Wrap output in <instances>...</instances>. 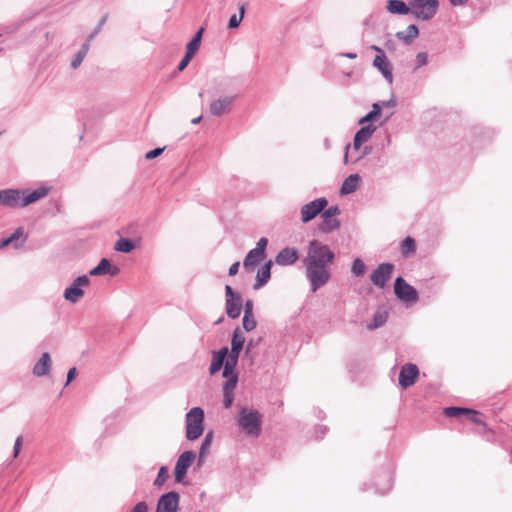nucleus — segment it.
<instances>
[{"label":"nucleus","instance_id":"f257e3e1","mask_svg":"<svg viewBox=\"0 0 512 512\" xmlns=\"http://www.w3.org/2000/svg\"><path fill=\"white\" fill-rule=\"evenodd\" d=\"M334 259L335 253L328 245L318 240L309 242L304 266L312 292H316L329 282L331 275L327 267L334 262Z\"/></svg>","mask_w":512,"mask_h":512},{"label":"nucleus","instance_id":"f03ea898","mask_svg":"<svg viewBox=\"0 0 512 512\" xmlns=\"http://www.w3.org/2000/svg\"><path fill=\"white\" fill-rule=\"evenodd\" d=\"M237 424L245 435L258 438L262 432V415L248 407H241L237 417Z\"/></svg>","mask_w":512,"mask_h":512},{"label":"nucleus","instance_id":"7ed1b4c3","mask_svg":"<svg viewBox=\"0 0 512 512\" xmlns=\"http://www.w3.org/2000/svg\"><path fill=\"white\" fill-rule=\"evenodd\" d=\"M204 411L200 407H193L186 414V438L189 441L198 439L203 431Z\"/></svg>","mask_w":512,"mask_h":512},{"label":"nucleus","instance_id":"20e7f679","mask_svg":"<svg viewBox=\"0 0 512 512\" xmlns=\"http://www.w3.org/2000/svg\"><path fill=\"white\" fill-rule=\"evenodd\" d=\"M411 14L419 20L429 21L437 14L438 0H409Z\"/></svg>","mask_w":512,"mask_h":512},{"label":"nucleus","instance_id":"39448f33","mask_svg":"<svg viewBox=\"0 0 512 512\" xmlns=\"http://www.w3.org/2000/svg\"><path fill=\"white\" fill-rule=\"evenodd\" d=\"M328 200L325 197L317 198L301 208V221L308 223L316 218L327 207Z\"/></svg>","mask_w":512,"mask_h":512},{"label":"nucleus","instance_id":"423d86ee","mask_svg":"<svg viewBox=\"0 0 512 512\" xmlns=\"http://www.w3.org/2000/svg\"><path fill=\"white\" fill-rule=\"evenodd\" d=\"M90 280L87 275L78 276L72 284L64 290V298L70 303H77L84 295L82 286H88Z\"/></svg>","mask_w":512,"mask_h":512},{"label":"nucleus","instance_id":"0eeeda50","mask_svg":"<svg viewBox=\"0 0 512 512\" xmlns=\"http://www.w3.org/2000/svg\"><path fill=\"white\" fill-rule=\"evenodd\" d=\"M394 293L398 299L404 302H415L418 299L417 290L402 277L396 278L394 282Z\"/></svg>","mask_w":512,"mask_h":512},{"label":"nucleus","instance_id":"6e6552de","mask_svg":"<svg viewBox=\"0 0 512 512\" xmlns=\"http://www.w3.org/2000/svg\"><path fill=\"white\" fill-rule=\"evenodd\" d=\"M393 270L394 265L392 263L385 262L379 264L370 275L372 284L379 288H384L387 282L391 279Z\"/></svg>","mask_w":512,"mask_h":512},{"label":"nucleus","instance_id":"1a4fd4ad","mask_svg":"<svg viewBox=\"0 0 512 512\" xmlns=\"http://www.w3.org/2000/svg\"><path fill=\"white\" fill-rule=\"evenodd\" d=\"M195 459V453L191 450L184 451L177 459L174 474L176 482H182L188 468L191 466Z\"/></svg>","mask_w":512,"mask_h":512},{"label":"nucleus","instance_id":"9d476101","mask_svg":"<svg viewBox=\"0 0 512 512\" xmlns=\"http://www.w3.org/2000/svg\"><path fill=\"white\" fill-rule=\"evenodd\" d=\"M179 498L175 491L163 494L157 502L156 512H178Z\"/></svg>","mask_w":512,"mask_h":512},{"label":"nucleus","instance_id":"9b49d317","mask_svg":"<svg viewBox=\"0 0 512 512\" xmlns=\"http://www.w3.org/2000/svg\"><path fill=\"white\" fill-rule=\"evenodd\" d=\"M418 376H419L418 367L415 364L406 363L401 367L400 372H399V377H398L399 385L403 389H406V388L412 386L416 382Z\"/></svg>","mask_w":512,"mask_h":512},{"label":"nucleus","instance_id":"f8f14e48","mask_svg":"<svg viewBox=\"0 0 512 512\" xmlns=\"http://www.w3.org/2000/svg\"><path fill=\"white\" fill-rule=\"evenodd\" d=\"M235 98L236 96H224L212 101L209 106L210 113L215 117H219L230 112Z\"/></svg>","mask_w":512,"mask_h":512},{"label":"nucleus","instance_id":"ddd939ff","mask_svg":"<svg viewBox=\"0 0 512 512\" xmlns=\"http://www.w3.org/2000/svg\"><path fill=\"white\" fill-rule=\"evenodd\" d=\"M49 193V188L47 187H40L38 189H35L33 191L29 190H20V208L26 207L42 198L47 196Z\"/></svg>","mask_w":512,"mask_h":512},{"label":"nucleus","instance_id":"4468645a","mask_svg":"<svg viewBox=\"0 0 512 512\" xmlns=\"http://www.w3.org/2000/svg\"><path fill=\"white\" fill-rule=\"evenodd\" d=\"M20 189H3L0 190V206L8 208H20Z\"/></svg>","mask_w":512,"mask_h":512},{"label":"nucleus","instance_id":"2eb2a0df","mask_svg":"<svg viewBox=\"0 0 512 512\" xmlns=\"http://www.w3.org/2000/svg\"><path fill=\"white\" fill-rule=\"evenodd\" d=\"M373 65L382 73L388 83L391 84L393 82L392 67L387 61L383 50H379V54L374 58Z\"/></svg>","mask_w":512,"mask_h":512},{"label":"nucleus","instance_id":"dca6fc26","mask_svg":"<svg viewBox=\"0 0 512 512\" xmlns=\"http://www.w3.org/2000/svg\"><path fill=\"white\" fill-rule=\"evenodd\" d=\"M376 129L377 127L371 123L363 125L354 135L353 148L355 150L360 149V147L371 138Z\"/></svg>","mask_w":512,"mask_h":512},{"label":"nucleus","instance_id":"f3484780","mask_svg":"<svg viewBox=\"0 0 512 512\" xmlns=\"http://www.w3.org/2000/svg\"><path fill=\"white\" fill-rule=\"evenodd\" d=\"M298 259V251L295 248L286 247L278 252L275 262L278 265L288 266L294 264Z\"/></svg>","mask_w":512,"mask_h":512},{"label":"nucleus","instance_id":"a211bd4d","mask_svg":"<svg viewBox=\"0 0 512 512\" xmlns=\"http://www.w3.org/2000/svg\"><path fill=\"white\" fill-rule=\"evenodd\" d=\"M118 272L119 268L117 266H112L109 259L102 258L98 265L89 271V275L102 276L109 274L111 276H115Z\"/></svg>","mask_w":512,"mask_h":512},{"label":"nucleus","instance_id":"6ab92c4d","mask_svg":"<svg viewBox=\"0 0 512 512\" xmlns=\"http://www.w3.org/2000/svg\"><path fill=\"white\" fill-rule=\"evenodd\" d=\"M51 368V357L48 352L42 353L39 360L35 363L33 367V374L36 377L46 376L50 372Z\"/></svg>","mask_w":512,"mask_h":512},{"label":"nucleus","instance_id":"aec40b11","mask_svg":"<svg viewBox=\"0 0 512 512\" xmlns=\"http://www.w3.org/2000/svg\"><path fill=\"white\" fill-rule=\"evenodd\" d=\"M228 355V347H222L218 351H213L212 361L209 367L211 375L216 374L223 367L224 361Z\"/></svg>","mask_w":512,"mask_h":512},{"label":"nucleus","instance_id":"412c9836","mask_svg":"<svg viewBox=\"0 0 512 512\" xmlns=\"http://www.w3.org/2000/svg\"><path fill=\"white\" fill-rule=\"evenodd\" d=\"M272 261H267L257 272L256 281L253 286L255 290L263 287L271 278Z\"/></svg>","mask_w":512,"mask_h":512},{"label":"nucleus","instance_id":"4be33fe9","mask_svg":"<svg viewBox=\"0 0 512 512\" xmlns=\"http://www.w3.org/2000/svg\"><path fill=\"white\" fill-rule=\"evenodd\" d=\"M244 343H245V337L242 334L240 328L237 327L233 331L232 339H231V350H230V352L228 351V354L239 357L240 353L243 349Z\"/></svg>","mask_w":512,"mask_h":512},{"label":"nucleus","instance_id":"5701e85b","mask_svg":"<svg viewBox=\"0 0 512 512\" xmlns=\"http://www.w3.org/2000/svg\"><path fill=\"white\" fill-rule=\"evenodd\" d=\"M386 8L391 14H395V15H406V14L411 13V8H410L409 3L406 4L402 0H389L387 2Z\"/></svg>","mask_w":512,"mask_h":512},{"label":"nucleus","instance_id":"b1692460","mask_svg":"<svg viewBox=\"0 0 512 512\" xmlns=\"http://www.w3.org/2000/svg\"><path fill=\"white\" fill-rule=\"evenodd\" d=\"M242 309V299L238 296L233 299H226V314L231 319H236L240 316Z\"/></svg>","mask_w":512,"mask_h":512},{"label":"nucleus","instance_id":"393cba45","mask_svg":"<svg viewBox=\"0 0 512 512\" xmlns=\"http://www.w3.org/2000/svg\"><path fill=\"white\" fill-rule=\"evenodd\" d=\"M360 181V176L358 174L349 175L342 183L340 188V193L342 195H347L355 192L358 188V184Z\"/></svg>","mask_w":512,"mask_h":512},{"label":"nucleus","instance_id":"a878e982","mask_svg":"<svg viewBox=\"0 0 512 512\" xmlns=\"http://www.w3.org/2000/svg\"><path fill=\"white\" fill-rule=\"evenodd\" d=\"M419 34V29L415 24L409 25L406 30L396 33V37L405 44H411Z\"/></svg>","mask_w":512,"mask_h":512},{"label":"nucleus","instance_id":"bb28decb","mask_svg":"<svg viewBox=\"0 0 512 512\" xmlns=\"http://www.w3.org/2000/svg\"><path fill=\"white\" fill-rule=\"evenodd\" d=\"M340 227V222L336 218H321L318 225V230L322 233L328 234Z\"/></svg>","mask_w":512,"mask_h":512},{"label":"nucleus","instance_id":"cd10ccee","mask_svg":"<svg viewBox=\"0 0 512 512\" xmlns=\"http://www.w3.org/2000/svg\"><path fill=\"white\" fill-rule=\"evenodd\" d=\"M264 258H265V254L257 252V250L254 248L247 253V255L243 261V266L246 270H248L250 267L255 266L257 263H259Z\"/></svg>","mask_w":512,"mask_h":512},{"label":"nucleus","instance_id":"c85d7f7f","mask_svg":"<svg viewBox=\"0 0 512 512\" xmlns=\"http://www.w3.org/2000/svg\"><path fill=\"white\" fill-rule=\"evenodd\" d=\"M238 359L239 357L237 356H234V355H227L225 361H224V364H223V377H228L230 375H237L234 370H235V367L237 366V363H238Z\"/></svg>","mask_w":512,"mask_h":512},{"label":"nucleus","instance_id":"c756f323","mask_svg":"<svg viewBox=\"0 0 512 512\" xmlns=\"http://www.w3.org/2000/svg\"><path fill=\"white\" fill-rule=\"evenodd\" d=\"M443 413L446 417L458 418L463 415H467L468 413H474V409L450 406V407L444 408Z\"/></svg>","mask_w":512,"mask_h":512},{"label":"nucleus","instance_id":"7c9ffc66","mask_svg":"<svg viewBox=\"0 0 512 512\" xmlns=\"http://www.w3.org/2000/svg\"><path fill=\"white\" fill-rule=\"evenodd\" d=\"M203 31L204 29L203 28H200L196 33L195 35L193 36V38L188 42L187 46H186V51L187 52H190L191 54L195 55L196 52L199 50L200 48V45H201V40H202V35H203Z\"/></svg>","mask_w":512,"mask_h":512},{"label":"nucleus","instance_id":"2f4dec72","mask_svg":"<svg viewBox=\"0 0 512 512\" xmlns=\"http://www.w3.org/2000/svg\"><path fill=\"white\" fill-rule=\"evenodd\" d=\"M11 243H14L15 249L23 247L27 240V236H24V228L18 227L10 236Z\"/></svg>","mask_w":512,"mask_h":512},{"label":"nucleus","instance_id":"473e14b6","mask_svg":"<svg viewBox=\"0 0 512 512\" xmlns=\"http://www.w3.org/2000/svg\"><path fill=\"white\" fill-rule=\"evenodd\" d=\"M416 250V242L414 238L408 236L400 244V251L403 257H408Z\"/></svg>","mask_w":512,"mask_h":512},{"label":"nucleus","instance_id":"72a5a7b5","mask_svg":"<svg viewBox=\"0 0 512 512\" xmlns=\"http://www.w3.org/2000/svg\"><path fill=\"white\" fill-rule=\"evenodd\" d=\"M89 49H90V45L89 43H84L80 50L77 52V54L74 56V58L72 59L71 61V67L72 69H77L78 67H80V65L82 64L84 58L86 57V55L88 54L89 52Z\"/></svg>","mask_w":512,"mask_h":512},{"label":"nucleus","instance_id":"f704fd0d","mask_svg":"<svg viewBox=\"0 0 512 512\" xmlns=\"http://www.w3.org/2000/svg\"><path fill=\"white\" fill-rule=\"evenodd\" d=\"M135 248V244L131 239L120 238L115 245V250L123 253H129Z\"/></svg>","mask_w":512,"mask_h":512},{"label":"nucleus","instance_id":"c9c22d12","mask_svg":"<svg viewBox=\"0 0 512 512\" xmlns=\"http://www.w3.org/2000/svg\"><path fill=\"white\" fill-rule=\"evenodd\" d=\"M387 321V315L385 313L377 312L373 315L372 321L367 325L369 330L377 329L383 326Z\"/></svg>","mask_w":512,"mask_h":512},{"label":"nucleus","instance_id":"e433bc0d","mask_svg":"<svg viewBox=\"0 0 512 512\" xmlns=\"http://www.w3.org/2000/svg\"><path fill=\"white\" fill-rule=\"evenodd\" d=\"M212 440H213V432L210 431L205 435V438L200 447L199 460H198L199 465H201V463L205 457L206 450L210 447Z\"/></svg>","mask_w":512,"mask_h":512},{"label":"nucleus","instance_id":"4c0bfd02","mask_svg":"<svg viewBox=\"0 0 512 512\" xmlns=\"http://www.w3.org/2000/svg\"><path fill=\"white\" fill-rule=\"evenodd\" d=\"M244 14H245V5H241L239 7V14L238 15L233 14L230 17L229 22H228V28L235 29V28L239 27L240 23L243 20Z\"/></svg>","mask_w":512,"mask_h":512},{"label":"nucleus","instance_id":"58836bf2","mask_svg":"<svg viewBox=\"0 0 512 512\" xmlns=\"http://www.w3.org/2000/svg\"><path fill=\"white\" fill-rule=\"evenodd\" d=\"M226 378L227 380L223 385V392L233 393V390L236 388L238 383V375H230Z\"/></svg>","mask_w":512,"mask_h":512},{"label":"nucleus","instance_id":"ea45409f","mask_svg":"<svg viewBox=\"0 0 512 512\" xmlns=\"http://www.w3.org/2000/svg\"><path fill=\"white\" fill-rule=\"evenodd\" d=\"M351 272L353 275H355L357 277L364 274L365 264L363 263V261L360 258H356L353 261L352 267H351Z\"/></svg>","mask_w":512,"mask_h":512},{"label":"nucleus","instance_id":"a19ab883","mask_svg":"<svg viewBox=\"0 0 512 512\" xmlns=\"http://www.w3.org/2000/svg\"><path fill=\"white\" fill-rule=\"evenodd\" d=\"M168 477V469L165 466L160 467L157 477L154 481L155 486H162Z\"/></svg>","mask_w":512,"mask_h":512},{"label":"nucleus","instance_id":"79ce46f5","mask_svg":"<svg viewBox=\"0 0 512 512\" xmlns=\"http://www.w3.org/2000/svg\"><path fill=\"white\" fill-rule=\"evenodd\" d=\"M427 63H428V54L426 52H419L416 55V58H415V68H414V71H416L419 68L427 65Z\"/></svg>","mask_w":512,"mask_h":512},{"label":"nucleus","instance_id":"37998d69","mask_svg":"<svg viewBox=\"0 0 512 512\" xmlns=\"http://www.w3.org/2000/svg\"><path fill=\"white\" fill-rule=\"evenodd\" d=\"M262 341V338L259 337L256 341L254 340H250L247 345H246V348H245V352H244V356L245 357H249L251 362H253L254 360V355L252 354V350L253 348L258 345L260 342Z\"/></svg>","mask_w":512,"mask_h":512},{"label":"nucleus","instance_id":"c03bdc74","mask_svg":"<svg viewBox=\"0 0 512 512\" xmlns=\"http://www.w3.org/2000/svg\"><path fill=\"white\" fill-rule=\"evenodd\" d=\"M341 213L338 206H330L329 208H325L321 212V218H334L335 216L339 215Z\"/></svg>","mask_w":512,"mask_h":512},{"label":"nucleus","instance_id":"a18cd8bd","mask_svg":"<svg viewBox=\"0 0 512 512\" xmlns=\"http://www.w3.org/2000/svg\"><path fill=\"white\" fill-rule=\"evenodd\" d=\"M242 326L247 332H250L256 328L257 323L253 316H243Z\"/></svg>","mask_w":512,"mask_h":512},{"label":"nucleus","instance_id":"49530a36","mask_svg":"<svg viewBox=\"0 0 512 512\" xmlns=\"http://www.w3.org/2000/svg\"><path fill=\"white\" fill-rule=\"evenodd\" d=\"M107 20V16H104L99 21L97 27L90 33V35L87 37L86 43H91V41L97 36V34L101 31L103 25L105 24Z\"/></svg>","mask_w":512,"mask_h":512},{"label":"nucleus","instance_id":"de8ad7c7","mask_svg":"<svg viewBox=\"0 0 512 512\" xmlns=\"http://www.w3.org/2000/svg\"><path fill=\"white\" fill-rule=\"evenodd\" d=\"M194 57L193 54H191L190 52H187L185 53L184 57L182 58V60L180 61V63L178 64V67H177V70L179 72L183 71L189 64V62L191 61V59Z\"/></svg>","mask_w":512,"mask_h":512},{"label":"nucleus","instance_id":"09e8293b","mask_svg":"<svg viewBox=\"0 0 512 512\" xmlns=\"http://www.w3.org/2000/svg\"><path fill=\"white\" fill-rule=\"evenodd\" d=\"M23 444V438L22 436H18L15 440L14 446H13V458H17Z\"/></svg>","mask_w":512,"mask_h":512},{"label":"nucleus","instance_id":"8fccbe9b","mask_svg":"<svg viewBox=\"0 0 512 512\" xmlns=\"http://www.w3.org/2000/svg\"><path fill=\"white\" fill-rule=\"evenodd\" d=\"M479 412L474 410V413H468L472 423L486 427V423L479 417Z\"/></svg>","mask_w":512,"mask_h":512},{"label":"nucleus","instance_id":"3c124183","mask_svg":"<svg viewBox=\"0 0 512 512\" xmlns=\"http://www.w3.org/2000/svg\"><path fill=\"white\" fill-rule=\"evenodd\" d=\"M234 393L223 392V405L226 409L232 406Z\"/></svg>","mask_w":512,"mask_h":512},{"label":"nucleus","instance_id":"603ef678","mask_svg":"<svg viewBox=\"0 0 512 512\" xmlns=\"http://www.w3.org/2000/svg\"><path fill=\"white\" fill-rule=\"evenodd\" d=\"M267 244H268V239L265 237H262L258 240L255 249L257 250V252L265 254Z\"/></svg>","mask_w":512,"mask_h":512},{"label":"nucleus","instance_id":"864d4df0","mask_svg":"<svg viewBox=\"0 0 512 512\" xmlns=\"http://www.w3.org/2000/svg\"><path fill=\"white\" fill-rule=\"evenodd\" d=\"M164 151V148H155L153 150H150L149 152L146 153L145 155V158L147 160H152V159H155L156 157L160 156Z\"/></svg>","mask_w":512,"mask_h":512},{"label":"nucleus","instance_id":"5fc2aeb1","mask_svg":"<svg viewBox=\"0 0 512 512\" xmlns=\"http://www.w3.org/2000/svg\"><path fill=\"white\" fill-rule=\"evenodd\" d=\"M129 512H148V505L145 501H140Z\"/></svg>","mask_w":512,"mask_h":512},{"label":"nucleus","instance_id":"6e6d98bb","mask_svg":"<svg viewBox=\"0 0 512 512\" xmlns=\"http://www.w3.org/2000/svg\"><path fill=\"white\" fill-rule=\"evenodd\" d=\"M392 488V478L389 477L387 479V482L385 484V487L384 488H377L376 489V493L380 494V495H385L386 493H388Z\"/></svg>","mask_w":512,"mask_h":512},{"label":"nucleus","instance_id":"4d7b16f0","mask_svg":"<svg viewBox=\"0 0 512 512\" xmlns=\"http://www.w3.org/2000/svg\"><path fill=\"white\" fill-rule=\"evenodd\" d=\"M376 118L377 117L371 111H369L365 116H363L359 119L358 124L364 125L368 122L375 120Z\"/></svg>","mask_w":512,"mask_h":512},{"label":"nucleus","instance_id":"13d9d810","mask_svg":"<svg viewBox=\"0 0 512 512\" xmlns=\"http://www.w3.org/2000/svg\"><path fill=\"white\" fill-rule=\"evenodd\" d=\"M244 316H253V302L252 300H247L243 306Z\"/></svg>","mask_w":512,"mask_h":512},{"label":"nucleus","instance_id":"bf43d9fd","mask_svg":"<svg viewBox=\"0 0 512 512\" xmlns=\"http://www.w3.org/2000/svg\"><path fill=\"white\" fill-rule=\"evenodd\" d=\"M225 295H226V299H233V298L240 296L239 294L234 292V290L232 289V287L230 285L225 286Z\"/></svg>","mask_w":512,"mask_h":512},{"label":"nucleus","instance_id":"052dcab7","mask_svg":"<svg viewBox=\"0 0 512 512\" xmlns=\"http://www.w3.org/2000/svg\"><path fill=\"white\" fill-rule=\"evenodd\" d=\"M382 110H383V108H382V105H381V103H380V102H375V103H373V104H372V110H371V112H372L376 117H378V116H380V115H381Z\"/></svg>","mask_w":512,"mask_h":512},{"label":"nucleus","instance_id":"680f3d73","mask_svg":"<svg viewBox=\"0 0 512 512\" xmlns=\"http://www.w3.org/2000/svg\"><path fill=\"white\" fill-rule=\"evenodd\" d=\"M382 108H394L396 106V100L394 97L390 98L389 100L380 101Z\"/></svg>","mask_w":512,"mask_h":512},{"label":"nucleus","instance_id":"e2e57ef3","mask_svg":"<svg viewBox=\"0 0 512 512\" xmlns=\"http://www.w3.org/2000/svg\"><path fill=\"white\" fill-rule=\"evenodd\" d=\"M76 374L77 370L75 367H72L68 370L65 386H67L75 378Z\"/></svg>","mask_w":512,"mask_h":512},{"label":"nucleus","instance_id":"0e129e2a","mask_svg":"<svg viewBox=\"0 0 512 512\" xmlns=\"http://www.w3.org/2000/svg\"><path fill=\"white\" fill-rule=\"evenodd\" d=\"M239 266H240V263H239V262H235V263H233V264L229 267L228 275H229V276H234V275H236V274H237V272H238Z\"/></svg>","mask_w":512,"mask_h":512},{"label":"nucleus","instance_id":"69168bd1","mask_svg":"<svg viewBox=\"0 0 512 512\" xmlns=\"http://www.w3.org/2000/svg\"><path fill=\"white\" fill-rule=\"evenodd\" d=\"M469 0H449L450 4L454 7L463 6L465 5Z\"/></svg>","mask_w":512,"mask_h":512},{"label":"nucleus","instance_id":"338daca9","mask_svg":"<svg viewBox=\"0 0 512 512\" xmlns=\"http://www.w3.org/2000/svg\"><path fill=\"white\" fill-rule=\"evenodd\" d=\"M11 243L9 237L3 239L0 241V249H3V248H6L7 246H9Z\"/></svg>","mask_w":512,"mask_h":512},{"label":"nucleus","instance_id":"774afa93","mask_svg":"<svg viewBox=\"0 0 512 512\" xmlns=\"http://www.w3.org/2000/svg\"><path fill=\"white\" fill-rule=\"evenodd\" d=\"M371 150H372V148H371V147H369V146L364 147L362 154H361L359 157H357L356 161H358V160H359V159H361L362 157H364V156H366V155L370 154Z\"/></svg>","mask_w":512,"mask_h":512}]
</instances>
